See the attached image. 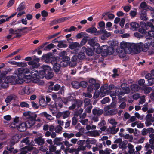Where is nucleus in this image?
<instances>
[{"mask_svg": "<svg viewBox=\"0 0 154 154\" xmlns=\"http://www.w3.org/2000/svg\"><path fill=\"white\" fill-rule=\"evenodd\" d=\"M149 143H146L144 146V150L147 152L145 154H151L152 151V149H154V139H149Z\"/></svg>", "mask_w": 154, "mask_h": 154, "instance_id": "obj_1", "label": "nucleus"}, {"mask_svg": "<svg viewBox=\"0 0 154 154\" xmlns=\"http://www.w3.org/2000/svg\"><path fill=\"white\" fill-rule=\"evenodd\" d=\"M132 43L122 41L120 44V48L125 51L126 53L130 54L131 52Z\"/></svg>", "mask_w": 154, "mask_h": 154, "instance_id": "obj_2", "label": "nucleus"}, {"mask_svg": "<svg viewBox=\"0 0 154 154\" xmlns=\"http://www.w3.org/2000/svg\"><path fill=\"white\" fill-rule=\"evenodd\" d=\"M60 59L59 57H56L51 61V63L53 65V69L56 73L59 72L61 67L59 64V60Z\"/></svg>", "mask_w": 154, "mask_h": 154, "instance_id": "obj_3", "label": "nucleus"}, {"mask_svg": "<svg viewBox=\"0 0 154 154\" xmlns=\"http://www.w3.org/2000/svg\"><path fill=\"white\" fill-rule=\"evenodd\" d=\"M30 74L32 76V81L33 82L36 83L38 81L39 79L38 78V71L35 69H33V67L30 68Z\"/></svg>", "mask_w": 154, "mask_h": 154, "instance_id": "obj_4", "label": "nucleus"}, {"mask_svg": "<svg viewBox=\"0 0 154 154\" xmlns=\"http://www.w3.org/2000/svg\"><path fill=\"white\" fill-rule=\"evenodd\" d=\"M143 46V43L141 42L137 44L132 43L131 52L134 51L137 53H139L141 51Z\"/></svg>", "mask_w": 154, "mask_h": 154, "instance_id": "obj_5", "label": "nucleus"}, {"mask_svg": "<svg viewBox=\"0 0 154 154\" xmlns=\"http://www.w3.org/2000/svg\"><path fill=\"white\" fill-rule=\"evenodd\" d=\"M82 104V102L79 100H73L72 102V105L69 107V109L70 110H73L76 107L78 108L81 106Z\"/></svg>", "mask_w": 154, "mask_h": 154, "instance_id": "obj_6", "label": "nucleus"}, {"mask_svg": "<svg viewBox=\"0 0 154 154\" xmlns=\"http://www.w3.org/2000/svg\"><path fill=\"white\" fill-rule=\"evenodd\" d=\"M102 16L103 18L106 21L112 20L115 17L114 15L109 12H104Z\"/></svg>", "mask_w": 154, "mask_h": 154, "instance_id": "obj_7", "label": "nucleus"}, {"mask_svg": "<svg viewBox=\"0 0 154 154\" xmlns=\"http://www.w3.org/2000/svg\"><path fill=\"white\" fill-rule=\"evenodd\" d=\"M22 29H17L14 30L12 28H10L9 30V33L12 35L16 34V35L14 38H19L21 36L22 34Z\"/></svg>", "mask_w": 154, "mask_h": 154, "instance_id": "obj_8", "label": "nucleus"}, {"mask_svg": "<svg viewBox=\"0 0 154 154\" xmlns=\"http://www.w3.org/2000/svg\"><path fill=\"white\" fill-rule=\"evenodd\" d=\"M22 136L21 135L19 134H16L13 136L11 138L10 141L11 145H14L15 143H17L21 138Z\"/></svg>", "mask_w": 154, "mask_h": 154, "instance_id": "obj_9", "label": "nucleus"}, {"mask_svg": "<svg viewBox=\"0 0 154 154\" xmlns=\"http://www.w3.org/2000/svg\"><path fill=\"white\" fill-rule=\"evenodd\" d=\"M89 85L94 87V89L97 90L100 87V84L96 82V80L93 78L90 79L89 80Z\"/></svg>", "mask_w": 154, "mask_h": 154, "instance_id": "obj_10", "label": "nucleus"}, {"mask_svg": "<svg viewBox=\"0 0 154 154\" xmlns=\"http://www.w3.org/2000/svg\"><path fill=\"white\" fill-rule=\"evenodd\" d=\"M108 86L107 84H104L100 87V97H103L107 94L108 93L106 92V91L108 90Z\"/></svg>", "mask_w": 154, "mask_h": 154, "instance_id": "obj_11", "label": "nucleus"}, {"mask_svg": "<svg viewBox=\"0 0 154 154\" xmlns=\"http://www.w3.org/2000/svg\"><path fill=\"white\" fill-rule=\"evenodd\" d=\"M34 147L30 146H26L22 148H20L19 150L20 151V154H26L28 151H30L32 150Z\"/></svg>", "mask_w": 154, "mask_h": 154, "instance_id": "obj_12", "label": "nucleus"}, {"mask_svg": "<svg viewBox=\"0 0 154 154\" xmlns=\"http://www.w3.org/2000/svg\"><path fill=\"white\" fill-rule=\"evenodd\" d=\"M114 52V49L112 47H109L106 49L103 50V54L102 56H106L107 54L111 55Z\"/></svg>", "mask_w": 154, "mask_h": 154, "instance_id": "obj_13", "label": "nucleus"}, {"mask_svg": "<svg viewBox=\"0 0 154 154\" xmlns=\"http://www.w3.org/2000/svg\"><path fill=\"white\" fill-rule=\"evenodd\" d=\"M27 123L26 122H22L17 127L18 130L20 132L25 131L28 127L27 125Z\"/></svg>", "mask_w": 154, "mask_h": 154, "instance_id": "obj_14", "label": "nucleus"}, {"mask_svg": "<svg viewBox=\"0 0 154 154\" xmlns=\"http://www.w3.org/2000/svg\"><path fill=\"white\" fill-rule=\"evenodd\" d=\"M23 115L25 117V119H28L32 117L34 118H36L37 117V115L36 114H32L29 111L24 112L23 113Z\"/></svg>", "mask_w": 154, "mask_h": 154, "instance_id": "obj_15", "label": "nucleus"}, {"mask_svg": "<svg viewBox=\"0 0 154 154\" xmlns=\"http://www.w3.org/2000/svg\"><path fill=\"white\" fill-rule=\"evenodd\" d=\"M15 79V76H8L5 77L4 82L6 84L13 83Z\"/></svg>", "mask_w": 154, "mask_h": 154, "instance_id": "obj_16", "label": "nucleus"}, {"mask_svg": "<svg viewBox=\"0 0 154 154\" xmlns=\"http://www.w3.org/2000/svg\"><path fill=\"white\" fill-rule=\"evenodd\" d=\"M103 110L99 108H95L92 110V112L94 115L100 116L103 112Z\"/></svg>", "mask_w": 154, "mask_h": 154, "instance_id": "obj_17", "label": "nucleus"}, {"mask_svg": "<svg viewBox=\"0 0 154 154\" xmlns=\"http://www.w3.org/2000/svg\"><path fill=\"white\" fill-rule=\"evenodd\" d=\"M121 88L125 94H129L130 92L129 88L127 86L126 84L122 83L121 85Z\"/></svg>", "mask_w": 154, "mask_h": 154, "instance_id": "obj_18", "label": "nucleus"}, {"mask_svg": "<svg viewBox=\"0 0 154 154\" xmlns=\"http://www.w3.org/2000/svg\"><path fill=\"white\" fill-rule=\"evenodd\" d=\"M35 119H36V118H34L33 117H32L29 119L28 120L26 121V123H27V125L28 128H29L34 125Z\"/></svg>", "mask_w": 154, "mask_h": 154, "instance_id": "obj_19", "label": "nucleus"}, {"mask_svg": "<svg viewBox=\"0 0 154 154\" xmlns=\"http://www.w3.org/2000/svg\"><path fill=\"white\" fill-rule=\"evenodd\" d=\"M83 140H80L78 142V144L80 145V146L77 149V151H84L85 149L86 146H84L83 145Z\"/></svg>", "mask_w": 154, "mask_h": 154, "instance_id": "obj_20", "label": "nucleus"}, {"mask_svg": "<svg viewBox=\"0 0 154 154\" xmlns=\"http://www.w3.org/2000/svg\"><path fill=\"white\" fill-rule=\"evenodd\" d=\"M147 14L146 12L143 10H142L140 14V18L142 20L146 21L148 19L146 17Z\"/></svg>", "mask_w": 154, "mask_h": 154, "instance_id": "obj_21", "label": "nucleus"}, {"mask_svg": "<svg viewBox=\"0 0 154 154\" xmlns=\"http://www.w3.org/2000/svg\"><path fill=\"white\" fill-rule=\"evenodd\" d=\"M97 41V38L94 37L92 38L89 39L88 40V43L91 46L93 47L95 45H96Z\"/></svg>", "mask_w": 154, "mask_h": 154, "instance_id": "obj_22", "label": "nucleus"}, {"mask_svg": "<svg viewBox=\"0 0 154 154\" xmlns=\"http://www.w3.org/2000/svg\"><path fill=\"white\" fill-rule=\"evenodd\" d=\"M85 51L86 54L89 56H91L92 55L93 52L92 49L90 48H86L83 46L82 48V51Z\"/></svg>", "mask_w": 154, "mask_h": 154, "instance_id": "obj_23", "label": "nucleus"}, {"mask_svg": "<svg viewBox=\"0 0 154 154\" xmlns=\"http://www.w3.org/2000/svg\"><path fill=\"white\" fill-rule=\"evenodd\" d=\"M106 123L105 121L103 120L98 124V126L102 131H104L106 129V127L104 126Z\"/></svg>", "mask_w": 154, "mask_h": 154, "instance_id": "obj_24", "label": "nucleus"}, {"mask_svg": "<svg viewBox=\"0 0 154 154\" xmlns=\"http://www.w3.org/2000/svg\"><path fill=\"white\" fill-rule=\"evenodd\" d=\"M35 143L39 145H42L44 143V140L41 137H39L34 139Z\"/></svg>", "mask_w": 154, "mask_h": 154, "instance_id": "obj_25", "label": "nucleus"}, {"mask_svg": "<svg viewBox=\"0 0 154 154\" xmlns=\"http://www.w3.org/2000/svg\"><path fill=\"white\" fill-rule=\"evenodd\" d=\"M15 74L17 76H24V73L23 72V68H18L17 70L15 71Z\"/></svg>", "mask_w": 154, "mask_h": 154, "instance_id": "obj_26", "label": "nucleus"}, {"mask_svg": "<svg viewBox=\"0 0 154 154\" xmlns=\"http://www.w3.org/2000/svg\"><path fill=\"white\" fill-rule=\"evenodd\" d=\"M79 47H80V45L77 42H72L69 46V48L72 50Z\"/></svg>", "mask_w": 154, "mask_h": 154, "instance_id": "obj_27", "label": "nucleus"}, {"mask_svg": "<svg viewBox=\"0 0 154 154\" xmlns=\"http://www.w3.org/2000/svg\"><path fill=\"white\" fill-rule=\"evenodd\" d=\"M130 29L133 31L136 30L139 27L138 23L135 22H132L130 23Z\"/></svg>", "mask_w": 154, "mask_h": 154, "instance_id": "obj_28", "label": "nucleus"}, {"mask_svg": "<svg viewBox=\"0 0 154 154\" xmlns=\"http://www.w3.org/2000/svg\"><path fill=\"white\" fill-rule=\"evenodd\" d=\"M63 93V91L60 90L58 93H54L52 95H51L52 97L53 98V100H54L56 106L57 105V102L56 101L57 99V94H62Z\"/></svg>", "mask_w": 154, "mask_h": 154, "instance_id": "obj_29", "label": "nucleus"}, {"mask_svg": "<svg viewBox=\"0 0 154 154\" xmlns=\"http://www.w3.org/2000/svg\"><path fill=\"white\" fill-rule=\"evenodd\" d=\"M62 140V138L56 137L54 139L53 142L54 144L60 146L63 144L62 142H61Z\"/></svg>", "mask_w": 154, "mask_h": 154, "instance_id": "obj_30", "label": "nucleus"}, {"mask_svg": "<svg viewBox=\"0 0 154 154\" xmlns=\"http://www.w3.org/2000/svg\"><path fill=\"white\" fill-rule=\"evenodd\" d=\"M42 58L45 60L47 63L51 62L52 60H51V57L49 54H47L44 56H42Z\"/></svg>", "mask_w": 154, "mask_h": 154, "instance_id": "obj_31", "label": "nucleus"}, {"mask_svg": "<svg viewBox=\"0 0 154 154\" xmlns=\"http://www.w3.org/2000/svg\"><path fill=\"white\" fill-rule=\"evenodd\" d=\"M131 90L134 91H137L139 90L140 88L139 86L137 84H132L130 86Z\"/></svg>", "mask_w": 154, "mask_h": 154, "instance_id": "obj_32", "label": "nucleus"}, {"mask_svg": "<svg viewBox=\"0 0 154 154\" xmlns=\"http://www.w3.org/2000/svg\"><path fill=\"white\" fill-rule=\"evenodd\" d=\"M29 87H24L21 90L19 91V93L21 94H30V91H27V90H29Z\"/></svg>", "mask_w": 154, "mask_h": 154, "instance_id": "obj_33", "label": "nucleus"}, {"mask_svg": "<svg viewBox=\"0 0 154 154\" xmlns=\"http://www.w3.org/2000/svg\"><path fill=\"white\" fill-rule=\"evenodd\" d=\"M120 50L119 48L116 49V51L119 53V56L120 58L124 57L125 56L126 54H127L126 53L125 51H122V50H121L120 51Z\"/></svg>", "mask_w": 154, "mask_h": 154, "instance_id": "obj_34", "label": "nucleus"}, {"mask_svg": "<svg viewBox=\"0 0 154 154\" xmlns=\"http://www.w3.org/2000/svg\"><path fill=\"white\" fill-rule=\"evenodd\" d=\"M128 148L129 149L128 153L130 154H133V153L135 151L133 146L131 143H128Z\"/></svg>", "mask_w": 154, "mask_h": 154, "instance_id": "obj_35", "label": "nucleus"}, {"mask_svg": "<svg viewBox=\"0 0 154 154\" xmlns=\"http://www.w3.org/2000/svg\"><path fill=\"white\" fill-rule=\"evenodd\" d=\"M97 29L94 27H91L88 28L86 30L87 32L90 33H95L96 32Z\"/></svg>", "mask_w": 154, "mask_h": 154, "instance_id": "obj_36", "label": "nucleus"}, {"mask_svg": "<svg viewBox=\"0 0 154 154\" xmlns=\"http://www.w3.org/2000/svg\"><path fill=\"white\" fill-rule=\"evenodd\" d=\"M71 85L74 88L78 89L80 88L79 82L77 81H73L71 82Z\"/></svg>", "mask_w": 154, "mask_h": 154, "instance_id": "obj_37", "label": "nucleus"}, {"mask_svg": "<svg viewBox=\"0 0 154 154\" xmlns=\"http://www.w3.org/2000/svg\"><path fill=\"white\" fill-rule=\"evenodd\" d=\"M42 114L43 116H44L46 117L47 119L49 120H52L54 119V118L52 117L51 115L48 114L46 112H43L42 113Z\"/></svg>", "mask_w": 154, "mask_h": 154, "instance_id": "obj_38", "label": "nucleus"}, {"mask_svg": "<svg viewBox=\"0 0 154 154\" xmlns=\"http://www.w3.org/2000/svg\"><path fill=\"white\" fill-rule=\"evenodd\" d=\"M78 58L80 60H82L85 59V55L84 51L82 52V51L79 52L78 55Z\"/></svg>", "mask_w": 154, "mask_h": 154, "instance_id": "obj_39", "label": "nucleus"}, {"mask_svg": "<svg viewBox=\"0 0 154 154\" xmlns=\"http://www.w3.org/2000/svg\"><path fill=\"white\" fill-rule=\"evenodd\" d=\"M42 68V69L46 73L47 72H48L49 71H51V69L49 66L47 65H43Z\"/></svg>", "mask_w": 154, "mask_h": 154, "instance_id": "obj_40", "label": "nucleus"}, {"mask_svg": "<svg viewBox=\"0 0 154 154\" xmlns=\"http://www.w3.org/2000/svg\"><path fill=\"white\" fill-rule=\"evenodd\" d=\"M54 75V74L52 72V70L49 71L48 72H47L46 74V78L47 79H51Z\"/></svg>", "mask_w": 154, "mask_h": 154, "instance_id": "obj_41", "label": "nucleus"}, {"mask_svg": "<svg viewBox=\"0 0 154 154\" xmlns=\"http://www.w3.org/2000/svg\"><path fill=\"white\" fill-rule=\"evenodd\" d=\"M145 139V137H141L140 138L136 139V141H135V143H142L144 142Z\"/></svg>", "mask_w": 154, "mask_h": 154, "instance_id": "obj_42", "label": "nucleus"}, {"mask_svg": "<svg viewBox=\"0 0 154 154\" xmlns=\"http://www.w3.org/2000/svg\"><path fill=\"white\" fill-rule=\"evenodd\" d=\"M128 142L127 141H122L119 144V147L120 149H125V146L127 144Z\"/></svg>", "mask_w": 154, "mask_h": 154, "instance_id": "obj_43", "label": "nucleus"}, {"mask_svg": "<svg viewBox=\"0 0 154 154\" xmlns=\"http://www.w3.org/2000/svg\"><path fill=\"white\" fill-rule=\"evenodd\" d=\"M61 116L63 119L68 117L70 115V112L68 111H66L61 112Z\"/></svg>", "mask_w": 154, "mask_h": 154, "instance_id": "obj_44", "label": "nucleus"}, {"mask_svg": "<svg viewBox=\"0 0 154 154\" xmlns=\"http://www.w3.org/2000/svg\"><path fill=\"white\" fill-rule=\"evenodd\" d=\"M91 100L90 99L88 98H86L84 100V107L85 108L87 106H90V105H92L90 103Z\"/></svg>", "mask_w": 154, "mask_h": 154, "instance_id": "obj_45", "label": "nucleus"}, {"mask_svg": "<svg viewBox=\"0 0 154 154\" xmlns=\"http://www.w3.org/2000/svg\"><path fill=\"white\" fill-rule=\"evenodd\" d=\"M62 128L60 125H57L55 127L54 131L57 133L60 134L62 132Z\"/></svg>", "mask_w": 154, "mask_h": 154, "instance_id": "obj_46", "label": "nucleus"}, {"mask_svg": "<svg viewBox=\"0 0 154 154\" xmlns=\"http://www.w3.org/2000/svg\"><path fill=\"white\" fill-rule=\"evenodd\" d=\"M96 45L97 46L96 50V53L98 54H100L101 53H102V55L103 53V51L102 48L100 47L99 44H96Z\"/></svg>", "mask_w": 154, "mask_h": 154, "instance_id": "obj_47", "label": "nucleus"}, {"mask_svg": "<svg viewBox=\"0 0 154 154\" xmlns=\"http://www.w3.org/2000/svg\"><path fill=\"white\" fill-rule=\"evenodd\" d=\"M75 134L72 133L69 134L68 133H63V136L66 138L69 139L71 138L74 137Z\"/></svg>", "mask_w": 154, "mask_h": 154, "instance_id": "obj_48", "label": "nucleus"}, {"mask_svg": "<svg viewBox=\"0 0 154 154\" xmlns=\"http://www.w3.org/2000/svg\"><path fill=\"white\" fill-rule=\"evenodd\" d=\"M28 64L29 65H32V66H30V68L33 67V69L38 67V65L36 63L32 61L29 62Z\"/></svg>", "mask_w": 154, "mask_h": 154, "instance_id": "obj_49", "label": "nucleus"}, {"mask_svg": "<svg viewBox=\"0 0 154 154\" xmlns=\"http://www.w3.org/2000/svg\"><path fill=\"white\" fill-rule=\"evenodd\" d=\"M25 3L24 2H21L19 5L17 9V12L20 11L21 10H23L25 7Z\"/></svg>", "mask_w": 154, "mask_h": 154, "instance_id": "obj_50", "label": "nucleus"}, {"mask_svg": "<svg viewBox=\"0 0 154 154\" xmlns=\"http://www.w3.org/2000/svg\"><path fill=\"white\" fill-rule=\"evenodd\" d=\"M149 47V46L148 43H145L144 44H143V46L142 48L141 51L143 52L147 51Z\"/></svg>", "mask_w": 154, "mask_h": 154, "instance_id": "obj_51", "label": "nucleus"}, {"mask_svg": "<svg viewBox=\"0 0 154 154\" xmlns=\"http://www.w3.org/2000/svg\"><path fill=\"white\" fill-rule=\"evenodd\" d=\"M154 121V118L151 120H146L145 122V124L146 127H148L151 125L152 123Z\"/></svg>", "mask_w": 154, "mask_h": 154, "instance_id": "obj_52", "label": "nucleus"}, {"mask_svg": "<svg viewBox=\"0 0 154 154\" xmlns=\"http://www.w3.org/2000/svg\"><path fill=\"white\" fill-rule=\"evenodd\" d=\"M89 133L91 136L94 137L98 136L99 135V132L97 130L91 131H89Z\"/></svg>", "mask_w": 154, "mask_h": 154, "instance_id": "obj_53", "label": "nucleus"}, {"mask_svg": "<svg viewBox=\"0 0 154 154\" xmlns=\"http://www.w3.org/2000/svg\"><path fill=\"white\" fill-rule=\"evenodd\" d=\"M38 73V76L41 78H43L45 76L46 77V73L43 70L40 71Z\"/></svg>", "mask_w": 154, "mask_h": 154, "instance_id": "obj_54", "label": "nucleus"}, {"mask_svg": "<svg viewBox=\"0 0 154 154\" xmlns=\"http://www.w3.org/2000/svg\"><path fill=\"white\" fill-rule=\"evenodd\" d=\"M117 113V111L116 109H111L108 110L107 112V114L108 115H114Z\"/></svg>", "mask_w": 154, "mask_h": 154, "instance_id": "obj_55", "label": "nucleus"}, {"mask_svg": "<svg viewBox=\"0 0 154 154\" xmlns=\"http://www.w3.org/2000/svg\"><path fill=\"white\" fill-rule=\"evenodd\" d=\"M111 35L110 32H107L105 33L102 35L101 38L102 39H105L106 38L109 37Z\"/></svg>", "mask_w": 154, "mask_h": 154, "instance_id": "obj_56", "label": "nucleus"}, {"mask_svg": "<svg viewBox=\"0 0 154 154\" xmlns=\"http://www.w3.org/2000/svg\"><path fill=\"white\" fill-rule=\"evenodd\" d=\"M145 97V96L144 95H143L140 97L139 104H142L145 103L146 101Z\"/></svg>", "mask_w": 154, "mask_h": 154, "instance_id": "obj_57", "label": "nucleus"}, {"mask_svg": "<svg viewBox=\"0 0 154 154\" xmlns=\"http://www.w3.org/2000/svg\"><path fill=\"white\" fill-rule=\"evenodd\" d=\"M49 149L51 152H54L56 149V146L52 144L50 145L49 146Z\"/></svg>", "mask_w": 154, "mask_h": 154, "instance_id": "obj_58", "label": "nucleus"}, {"mask_svg": "<svg viewBox=\"0 0 154 154\" xmlns=\"http://www.w3.org/2000/svg\"><path fill=\"white\" fill-rule=\"evenodd\" d=\"M137 14L136 9H135V11H131L129 13L130 15L131 18L135 17Z\"/></svg>", "mask_w": 154, "mask_h": 154, "instance_id": "obj_59", "label": "nucleus"}, {"mask_svg": "<svg viewBox=\"0 0 154 154\" xmlns=\"http://www.w3.org/2000/svg\"><path fill=\"white\" fill-rule=\"evenodd\" d=\"M126 106V104L125 102L123 101L119 105L118 108L120 109H124L125 108Z\"/></svg>", "mask_w": 154, "mask_h": 154, "instance_id": "obj_60", "label": "nucleus"}, {"mask_svg": "<svg viewBox=\"0 0 154 154\" xmlns=\"http://www.w3.org/2000/svg\"><path fill=\"white\" fill-rule=\"evenodd\" d=\"M92 108V105H90V106H87L85 108V112H87L88 113H90L91 112V109Z\"/></svg>", "mask_w": 154, "mask_h": 154, "instance_id": "obj_61", "label": "nucleus"}, {"mask_svg": "<svg viewBox=\"0 0 154 154\" xmlns=\"http://www.w3.org/2000/svg\"><path fill=\"white\" fill-rule=\"evenodd\" d=\"M20 106L21 107H29V105L25 102H22L20 103Z\"/></svg>", "mask_w": 154, "mask_h": 154, "instance_id": "obj_62", "label": "nucleus"}, {"mask_svg": "<svg viewBox=\"0 0 154 154\" xmlns=\"http://www.w3.org/2000/svg\"><path fill=\"white\" fill-rule=\"evenodd\" d=\"M100 91L99 92L98 91H96L94 93V94L93 95V97L94 99H97L99 97L100 95Z\"/></svg>", "mask_w": 154, "mask_h": 154, "instance_id": "obj_63", "label": "nucleus"}, {"mask_svg": "<svg viewBox=\"0 0 154 154\" xmlns=\"http://www.w3.org/2000/svg\"><path fill=\"white\" fill-rule=\"evenodd\" d=\"M57 46L59 48H66L67 47V45L63 42H60L57 45Z\"/></svg>", "mask_w": 154, "mask_h": 154, "instance_id": "obj_64", "label": "nucleus"}]
</instances>
